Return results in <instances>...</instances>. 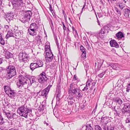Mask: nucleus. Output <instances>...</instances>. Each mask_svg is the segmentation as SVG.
<instances>
[{
    "label": "nucleus",
    "instance_id": "1",
    "mask_svg": "<svg viewBox=\"0 0 130 130\" xmlns=\"http://www.w3.org/2000/svg\"><path fill=\"white\" fill-rule=\"evenodd\" d=\"M32 110L30 108H28L25 105H22L18 108L17 112L22 117L27 118V117L28 113L32 112Z\"/></svg>",
    "mask_w": 130,
    "mask_h": 130
},
{
    "label": "nucleus",
    "instance_id": "2",
    "mask_svg": "<svg viewBox=\"0 0 130 130\" xmlns=\"http://www.w3.org/2000/svg\"><path fill=\"white\" fill-rule=\"evenodd\" d=\"M8 74L7 78L10 79L12 77L16 75V71L15 67L13 66H9L7 70Z\"/></svg>",
    "mask_w": 130,
    "mask_h": 130
},
{
    "label": "nucleus",
    "instance_id": "3",
    "mask_svg": "<svg viewBox=\"0 0 130 130\" xmlns=\"http://www.w3.org/2000/svg\"><path fill=\"white\" fill-rule=\"evenodd\" d=\"M32 15V12L30 11H27L25 12V15L21 17L20 20L23 23H25L28 22L30 19Z\"/></svg>",
    "mask_w": 130,
    "mask_h": 130
},
{
    "label": "nucleus",
    "instance_id": "4",
    "mask_svg": "<svg viewBox=\"0 0 130 130\" xmlns=\"http://www.w3.org/2000/svg\"><path fill=\"white\" fill-rule=\"evenodd\" d=\"M70 87V88L68 90V93L69 95H75L77 92H79V90L75 87L74 83L71 84Z\"/></svg>",
    "mask_w": 130,
    "mask_h": 130
},
{
    "label": "nucleus",
    "instance_id": "5",
    "mask_svg": "<svg viewBox=\"0 0 130 130\" xmlns=\"http://www.w3.org/2000/svg\"><path fill=\"white\" fill-rule=\"evenodd\" d=\"M3 112L4 115L9 120L11 121H13L14 119H16L18 117V116L14 113L6 112L4 110Z\"/></svg>",
    "mask_w": 130,
    "mask_h": 130
},
{
    "label": "nucleus",
    "instance_id": "6",
    "mask_svg": "<svg viewBox=\"0 0 130 130\" xmlns=\"http://www.w3.org/2000/svg\"><path fill=\"white\" fill-rule=\"evenodd\" d=\"M19 82L17 83V85L18 88H20L21 87H22L24 85L26 84V79L23 77L22 75H20L19 76Z\"/></svg>",
    "mask_w": 130,
    "mask_h": 130
},
{
    "label": "nucleus",
    "instance_id": "7",
    "mask_svg": "<svg viewBox=\"0 0 130 130\" xmlns=\"http://www.w3.org/2000/svg\"><path fill=\"white\" fill-rule=\"evenodd\" d=\"M46 73L44 72H42L38 77L37 79L38 82L40 83H43L44 82H46L48 79L46 75Z\"/></svg>",
    "mask_w": 130,
    "mask_h": 130
},
{
    "label": "nucleus",
    "instance_id": "8",
    "mask_svg": "<svg viewBox=\"0 0 130 130\" xmlns=\"http://www.w3.org/2000/svg\"><path fill=\"white\" fill-rule=\"evenodd\" d=\"M19 58L20 60L25 63L27 62L28 60L27 55L25 52L20 53L19 55Z\"/></svg>",
    "mask_w": 130,
    "mask_h": 130
},
{
    "label": "nucleus",
    "instance_id": "9",
    "mask_svg": "<svg viewBox=\"0 0 130 130\" xmlns=\"http://www.w3.org/2000/svg\"><path fill=\"white\" fill-rule=\"evenodd\" d=\"M11 3L13 7L17 8L18 7L23 6L24 4L22 0H11Z\"/></svg>",
    "mask_w": 130,
    "mask_h": 130
},
{
    "label": "nucleus",
    "instance_id": "10",
    "mask_svg": "<svg viewBox=\"0 0 130 130\" xmlns=\"http://www.w3.org/2000/svg\"><path fill=\"white\" fill-rule=\"evenodd\" d=\"M44 54H45V57L46 62L48 63L51 61L53 58V55L51 51L44 53Z\"/></svg>",
    "mask_w": 130,
    "mask_h": 130
},
{
    "label": "nucleus",
    "instance_id": "11",
    "mask_svg": "<svg viewBox=\"0 0 130 130\" xmlns=\"http://www.w3.org/2000/svg\"><path fill=\"white\" fill-rule=\"evenodd\" d=\"M107 29H108V27L107 26H104L101 29L100 32L97 34L95 36H97L98 37H99L101 38H103L105 36L104 34Z\"/></svg>",
    "mask_w": 130,
    "mask_h": 130
},
{
    "label": "nucleus",
    "instance_id": "12",
    "mask_svg": "<svg viewBox=\"0 0 130 130\" xmlns=\"http://www.w3.org/2000/svg\"><path fill=\"white\" fill-rule=\"evenodd\" d=\"M52 86V85H49L47 87L41 91V95L43 96H45V97H46L49 92L50 88Z\"/></svg>",
    "mask_w": 130,
    "mask_h": 130
},
{
    "label": "nucleus",
    "instance_id": "13",
    "mask_svg": "<svg viewBox=\"0 0 130 130\" xmlns=\"http://www.w3.org/2000/svg\"><path fill=\"white\" fill-rule=\"evenodd\" d=\"M14 15L13 12H9L6 14L5 17L6 18V19L8 22V20L10 21L11 20H12Z\"/></svg>",
    "mask_w": 130,
    "mask_h": 130
},
{
    "label": "nucleus",
    "instance_id": "14",
    "mask_svg": "<svg viewBox=\"0 0 130 130\" xmlns=\"http://www.w3.org/2000/svg\"><path fill=\"white\" fill-rule=\"evenodd\" d=\"M112 100L114 102L116 103V104L121 105L123 103L122 100L120 98L118 97L113 98Z\"/></svg>",
    "mask_w": 130,
    "mask_h": 130
},
{
    "label": "nucleus",
    "instance_id": "15",
    "mask_svg": "<svg viewBox=\"0 0 130 130\" xmlns=\"http://www.w3.org/2000/svg\"><path fill=\"white\" fill-rule=\"evenodd\" d=\"M5 58L9 59L13 57V55L8 51L6 50L5 51Z\"/></svg>",
    "mask_w": 130,
    "mask_h": 130
},
{
    "label": "nucleus",
    "instance_id": "16",
    "mask_svg": "<svg viewBox=\"0 0 130 130\" xmlns=\"http://www.w3.org/2000/svg\"><path fill=\"white\" fill-rule=\"evenodd\" d=\"M110 43L111 46L117 48L119 47V44L115 40H111L110 42Z\"/></svg>",
    "mask_w": 130,
    "mask_h": 130
},
{
    "label": "nucleus",
    "instance_id": "17",
    "mask_svg": "<svg viewBox=\"0 0 130 130\" xmlns=\"http://www.w3.org/2000/svg\"><path fill=\"white\" fill-rule=\"evenodd\" d=\"M109 120V119L107 117L104 118L102 119H101V123L102 124V126L106 125L108 122Z\"/></svg>",
    "mask_w": 130,
    "mask_h": 130
},
{
    "label": "nucleus",
    "instance_id": "18",
    "mask_svg": "<svg viewBox=\"0 0 130 130\" xmlns=\"http://www.w3.org/2000/svg\"><path fill=\"white\" fill-rule=\"evenodd\" d=\"M130 115V111L123 110L122 109V112L121 113V116H124L125 117H128Z\"/></svg>",
    "mask_w": 130,
    "mask_h": 130
},
{
    "label": "nucleus",
    "instance_id": "19",
    "mask_svg": "<svg viewBox=\"0 0 130 130\" xmlns=\"http://www.w3.org/2000/svg\"><path fill=\"white\" fill-rule=\"evenodd\" d=\"M102 128L103 130H113L115 128V126H107L104 125L102 126Z\"/></svg>",
    "mask_w": 130,
    "mask_h": 130
},
{
    "label": "nucleus",
    "instance_id": "20",
    "mask_svg": "<svg viewBox=\"0 0 130 130\" xmlns=\"http://www.w3.org/2000/svg\"><path fill=\"white\" fill-rule=\"evenodd\" d=\"M16 91L11 89V90L9 91V94L8 96L11 98H13L17 94L16 92H15Z\"/></svg>",
    "mask_w": 130,
    "mask_h": 130
},
{
    "label": "nucleus",
    "instance_id": "21",
    "mask_svg": "<svg viewBox=\"0 0 130 130\" xmlns=\"http://www.w3.org/2000/svg\"><path fill=\"white\" fill-rule=\"evenodd\" d=\"M122 109L130 111V103H126L124 104V106Z\"/></svg>",
    "mask_w": 130,
    "mask_h": 130
},
{
    "label": "nucleus",
    "instance_id": "22",
    "mask_svg": "<svg viewBox=\"0 0 130 130\" xmlns=\"http://www.w3.org/2000/svg\"><path fill=\"white\" fill-rule=\"evenodd\" d=\"M4 90L6 93L9 95V91L11 90V88L9 86H4Z\"/></svg>",
    "mask_w": 130,
    "mask_h": 130
},
{
    "label": "nucleus",
    "instance_id": "23",
    "mask_svg": "<svg viewBox=\"0 0 130 130\" xmlns=\"http://www.w3.org/2000/svg\"><path fill=\"white\" fill-rule=\"evenodd\" d=\"M36 64V65H43V62L41 60H37V61H35V62L33 63H31L30 65H33V64Z\"/></svg>",
    "mask_w": 130,
    "mask_h": 130
},
{
    "label": "nucleus",
    "instance_id": "24",
    "mask_svg": "<svg viewBox=\"0 0 130 130\" xmlns=\"http://www.w3.org/2000/svg\"><path fill=\"white\" fill-rule=\"evenodd\" d=\"M120 107H119V108H118L116 109H115V107L114 108V110L115 111L117 114L119 116V115H121V114H120V113L121 112H122V109L120 108Z\"/></svg>",
    "mask_w": 130,
    "mask_h": 130
},
{
    "label": "nucleus",
    "instance_id": "25",
    "mask_svg": "<svg viewBox=\"0 0 130 130\" xmlns=\"http://www.w3.org/2000/svg\"><path fill=\"white\" fill-rule=\"evenodd\" d=\"M116 36L118 39H121L124 37L123 34L121 31L117 33L116 34Z\"/></svg>",
    "mask_w": 130,
    "mask_h": 130
},
{
    "label": "nucleus",
    "instance_id": "26",
    "mask_svg": "<svg viewBox=\"0 0 130 130\" xmlns=\"http://www.w3.org/2000/svg\"><path fill=\"white\" fill-rule=\"evenodd\" d=\"M13 35L14 34L12 31H9L7 33L6 36V39H8L10 37H14Z\"/></svg>",
    "mask_w": 130,
    "mask_h": 130
},
{
    "label": "nucleus",
    "instance_id": "27",
    "mask_svg": "<svg viewBox=\"0 0 130 130\" xmlns=\"http://www.w3.org/2000/svg\"><path fill=\"white\" fill-rule=\"evenodd\" d=\"M0 43L3 45H4L5 43V41L3 37L2 33L1 32H0Z\"/></svg>",
    "mask_w": 130,
    "mask_h": 130
},
{
    "label": "nucleus",
    "instance_id": "28",
    "mask_svg": "<svg viewBox=\"0 0 130 130\" xmlns=\"http://www.w3.org/2000/svg\"><path fill=\"white\" fill-rule=\"evenodd\" d=\"M28 77L29 78V80H30V83L29 84V86H30L34 82H36L35 79L30 77L29 76H28Z\"/></svg>",
    "mask_w": 130,
    "mask_h": 130
},
{
    "label": "nucleus",
    "instance_id": "29",
    "mask_svg": "<svg viewBox=\"0 0 130 130\" xmlns=\"http://www.w3.org/2000/svg\"><path fill=\"white\" fill-rule=\"evenodd\" d=\"M43 66H30V69L33 71L35 69L40 67H42Z\"/></svg>",
    "mask_w": 130,
    "mask_h": 130
},
{
    "label": "nucleus",
    "instance_id": "30",
    "mask_svg": "<svg viewBox=\"0 0 130 130\" xmlns=\"http://www.w3.org/2000/svg\"><path fill=\"white\" fill-rule=\"evenodd\" d=\"M77 93V95L76 94V95H76V98L79 100H80V99L82 98V94H80L79 91V92H78Z\"/></svg>",
    "mask_w": 130,
    "mask_h": 130
},
{
    "label": "nucleus",
    "instance_id": "31",
    "mask_svg": "<svg viewBox=\"0 0 130 130\" xmlns=\"http://www.w3.org/2000/svg\"><path fill=\"white\" fill-rule=\"evenodd\" d=\"M45 107V106L42 104L41 105L39 106L38 110L39 112L43 111L44 110Z\"/></svg>",
    "mask_w": 130,
    "mask_h": 130
},
{
    "label": "nucleus",
    "instance_id": "32",
    "mask_svg": "<svg viewBox=\"0 0 130 130\" xmlns=\"http://www.w3.org/2000/svg\"><path fill=\"white\" fill-rule=\"evenodd\" d=\"M30 27L37 30V26L36 24L35 23H32L30 26Z\"/></svg>",
    "mask_w": 130,
    "mask_h": 130
},
{
    "label": "nucleus",
    "instance_id": "33",
    "mask_svg": "<svg viewBox=\"0 0 130 130\" xmlns=\"http://www.w3.org/2000/svg\"><path fill=\"white\" fill-rule=\"evenodd\" d=\"M51 51L49 44H47L45 46V53L47 52Z\"/></svg>",
    "mask_w": 130,
    "mask_h": 130
},
{
    "label": "nucleus",
    "instance_id": "34",
    "mask_svg": "<svg viewBox=\"0 0 130 130\" xmlns=\"http://www.w3.org/2000/svg\"><path fill=\"white\" fill-rule=\"evenodd\" d=\"M5 122L4 121V118L2 115L1 113L0 114V125L3 124Z\"/></svg>",
    "mask_w": 130,
    "mask_h": 130
},
{
    "label": "nucleus",
    "instance_id": "35",
    "mask_svg": "<svg viewBox=\"0 0 130 130\" xmlns=\"http://www.w3.org/2000/svg\"><path fill=\"white\" fill-rule=\"evenodd\" d=\"M115 11L117 14L120 15L121 14V12L120 10L116 7H115Z\"/></svg>",
    "mask_w": 130,
    "mask_h": 130
},
{
    "label": "nucleus",
    "instance_id": "36",
    "mask_svg": "<svg viewBox=\"0 0 130 130\" xmlns=\"http://www.w3.org/2000/svg\"><path fill=\"white\" fill-rule=\"evenodd\" d=\"M124 12L126 16H128L130 13V10L128 9H126L125 10Z\"/></svg>",
    "mask_w": 130,
    "mask_h": 130
},
{
    "label": "nucleus",
    "instance_id": "37",
    "mask_svg": "<svg viewBox=\"0 0 130 130\" xmlns=\"http://www.w3.org/2000/svg\"><path fill=\"white\" fill-rule=\"evenodd\" d=\"M106 72V70L101 73L100 74H98V76L100 78H102L103 75L105 74Z\"/></svg>",
    "mask_w": 130,
    "mask_h": 130
},
{
    "label": "nucleus",
    "instance_id": "38",
    "mask_svg": "<svg viewBox=\"0 0 130 130\" xmlns=\"http://www.w3.org/2000/svg\"><path fill=\"white\" fill-rule=\"evenodd\" d=\"M28 33L31 35H32L34 36L35 35H36V31H28Z\"/></svg>",
    "mask_w": 130,
    "mask_h": 130
},
{
    "label": "nucleus",
    "instance_id": "39",
    "mask_svg": "<svg viewBox=\"0 0 130 130\" xmlns=\"http://www.w3.org/2000/svg\"><path fill=\"white\" fill-rule=\"evenodd\" d=\"M89 79H88L86 83V86L84 88V89L85 90H87L88 89V88L87 87L88 86L87 85H88V86L89 85Z\"/></svg>",
    "mask_w": 130,
    "mask_h": 130
},
{
    "label": "nucleus",
    "instance_id": "40",
    "mask_svg": "<svg viewBox=\"0 0 130 130\" xmlns=\"http://www.w3.org/2000/svg\"><path fill=\"white\" fill-rule=\"evenodd\" d=\"M125 122L126 123H130V115L127 117L125 120Z\"/></svg>",
    "mask_w": 130,
    "mask_h": 130
},
{
    "label": "nucleus",
    "instance_id": "41",
    "mask_svg": "<svg viewBox=\"0 0 130 130\" xmlns=\"http://www.w3.org/2000/svg\"><path fill=\"white\" fill-rule=\"evenodd\" d=\"M61 91L60 89H58L57 90V94L56 97H60L61 95Z\"/></svg>",
    "mask_w": 130,
    "mask_h": 130
},
{
    "label": "nucleus",
    "instance_id": "42",
    "mask_svg": "<svg viewBox=\"0 0 130 130\" xmlns=\"http://www.w3.org/2000/svg\"><path fill=\"white\" fill-rule=\"evenodd\" d=\"M35 39L38 42H40L41 39L40 38V36L39 35H37L35 37Z\"/></svg>",
    "mask_w": 130,
    "mask_h": 130
},
{
    "label": "nucleus",
    "instance_id": "43",
    "mask_svg": "<svg viewBox=\"0 0 130 130\" xmlns=\"http://www.w3.org/2000/svg\"><path fill=\"white\" fill-rule=\"evenodd\" d=\"M113 69L115 70H118L119 69L118 66H110Z\"/></svg>",
    "mask_w": 130,
    "mask_h": 130
},
{
    "label": "nucleus",
    "instance_id": "44",
    "mask_svg": "<svg viewBox=\"0 0 130 130\" xmlns=\"http://www.w3.org/2000/svg\"><path fill=\"white\" fill-rule=\"evenodd\" d=\"M125 5L123 3H121L119 4V6L120 9L122 10L123 8L125 7Z\"/></svg>",
    "mask_w": 130,
    "mask_h": 130
},
{
    "label": "nucleus",
    "instance_id": "45",
    "mask_svg": "<svg viewBox=\"0 0 130 130\" xmlns=\"http://www.w3.org/2000/svg\"><path fill=\"white\" fill-rule=\"evenodd\" d=\"M95 130H102L101 127L99 125H95Z\"/></svg>",
    "mask_w": 130,
    "mask_h": 130
},
{
    "label": "nucleus",
    "instance_id": "46",
    "mask_svg": "<svg viewBox=\"0 0 130 130\" xmlns=\"http://www.w3.org/2000/svg\"><path fill=\"white\" fill-rule=\"evenodd\" d=\"M127 88L126 89V91L128 92L130 90V83L128 84L127 86Z\"/></svg>",
    "mask_w": 130,
    "mask_h": 130
},
{
    "label": "nucleus",
    "instance_id": "47",
    "mask_svg": "<svg viewBox=\"0 0 130 130\" xmlns=\"http://www.w3.org/2000/svg\"><path fill=\"white\" fill-rule=\"evenodd\" d=\"M27 76H26L25 77L27 78V79H26V82H27V83H26V84H28V85L29 86V84L30 83V80H29V78L28 77V76H27Z\"/></svg>",
    "mask_w": 130,
    "mask_h": 130
},
{
    "label": "nucleus",
    "instance_id": "48",
    "mask_svg": "<svg viewBox=\"0 0 130 130\" xmlns=\"http://www.w3.org/2000/svg\"><path fill=\"white\" fill-rule=\"evenodd\" d=\"M97 62H98V65H102L103 61L102 60H101L99 62V60H97Z\"/></svg>",
    "mask_w": 130,
    "mask_h": 130
},
{
    "label": "nucleus",
    "instance_id": "49",
    "mask_svg": "<svg viewBox=\"0 0 130 130\" xmlns=\"http://www.w3.org/2000/svg\"><path fill=\"white\" fill-rule=\"evenodd\" d=\"M79 107L82 109H84L85 107V106L84 105V104H80L79 105Z\"/></svg>",
    "mask_w": 130,
    "mask_h": 130
},
{
    "label": "nucleus",
    "instance_id": "50",
    "mask_svg": "<svg viewBox=\"0 0 130 130\" xmlns=\"http://www.w3.org/2000/svg\"><path fill=\"white\" fill-rule=\"evenodd\" d=\"M84 67L85 68V69L86 71V75H87V71L89 69V66H85Z\"/></svg>",
    "mask_w": 130,
    "mask_h": 130
},
{
    "label": "nucleus",
    "instance_id": "51",
    "mask_svg": "<svg viewBox=\"0 0 130 130\" xmlns=\"http://www.w3.org/2000/svg\"><path fill=\"white\" fill-rule=\"evenodd\" d=\"M36 30L33 29L29 27V28L28 29V31H36Z\"/></svg>",
    "mask_w": 130,
    "mask_h": 130
},
{
    "label": "nucleus",
    "instance_id": "52",
    "mask_svg": "<svg viewBox=\"0 0 130 130\" xmlns=\"http://www.w3.org/2000/svg\"><path fill=\"white\" fill-rule=\"evenodd\" d=\"M53 113L54 116L57 118L58 117V111L57 112L56 111L55 112H54V110L53 111Z\"/></svg>",
    "mask_w": 130,
    "mask_h": 130
},
{
    "label": "nucleus",
    "instance_id": "53",
    "mask_svg": "<svg viewBox=\"0 0 130 130\" xmlns=\"http://www.w3.org/2000/svg\"><path fill=\"white\" fill-rule=\"evenodd\" d=\"M68 104L69 105H72L74 103L71 100L68 101Z\"/></svg>",
    "mask_w": 130,
    "mask_h": 130
},
{
    "label": "nucleus",
    "instance_id": "54",
    "mask_svg": "<svg viewBox=\"0 0 130 130\" xmlns=\"http://www.w3.org/2000/svg\"><path fill=\"white\" fill-rule=\"evenodd\" d=\"M61 23L62 24V25H63V30H64V31L65 30H66V27L64 24V22H62Z\"/></svg>",
    "mask_w": 130,
    "mask_h": 130
},
{
    "label": "nucleus",
    "instance_id": "55",
    "mask_svg": "<svg viewBox=\"0 0 130 130\" xmlns=\"http://www.w3.org/2000/svg\"><path fill=\"white\" fill-rule=\"evenodd\" d=\"M49 122L47 120L46 121H44L43 122V123L44 124H46V125L47 126H48L49 125L48 123Z\"/></svg>",
    "mask_w": 130,
    "mask_h": 130
},
{
    "label": "nucleus",
    "instance_id": "56",
    "mask_svg": "<svg viewBox=\"0 0 130 130\" xmlns=\"http://www.w3.org/2000/svg\"><path fill=\"white\" fill-rule=\"evenodd\" d=\"M69 95L68 97V99L70 100H72L74 98V97L73 95H71V96L70 95Z\"/></svg>",
    "mask_w": 130,
    "mask_h": 130
},
{
    "label": "nucleus",
    "instance_id": "57",
    "mask_svg": "<svg viewBox=\"0 0 130 130\" xmlns=\"http://www.w3.org/2000/svg\"><path fill=\"white\" fill-rule=\"evenodd\" d=\"M75 34V37L76 38H77V37H78V34L77 33V31L76 30H75V32H74Z\"/></svg>",
    "mask_w": 130,
    "mask_h": 130
},
{
    "label": "nucleus",
    "instance_id": "58",
    "mask_svg": "<svg viewBox=\"0 0 130 130\" xmlns=\"http://www.w3.org/2000/svg\"><path fill=\"white\" fill-rule=\"evenodd\" d=\"M90 82H91L90 83V84L91 83V85H92V86H94L96 84V82H94L93 80H92Z\"/></svg>",
    "mask_w": 130,
    "mask_h": 130
},
{
    "label": "nucleus",
    "instance_id": "59",
    "mask_svg": "<svg viewBox=\"0 0 130 130\" xmlns=\"http://www.w3.org/2000/svg\"><path fill=\"white\" fill-rule=\"evenodd\" d=\"M77 76L76 75H74L73 77V80H77Z\"/></svg>",
    "mask_w": 130,
    "mask_h": 130
},
{
    "label": "nucleus",
    "instance_id": "60",
    "mask_svg": "<svg viewBox=\"0 0 130 130\" xmlns=\"http://www.w3.org/2000/svg\"><path fill=\"white\" fill-rule=\"evenodd\" d=\"M101 66H97L96 70L97 71H99L100 70Z\"/></svg>",
    "mask_w": 130,
    "mask_h": 130
},
{
    "label": "nucleus",
    "instance_id": "61",
    "mask_svg": "<svg viewBox=\"0 0 130 130\" xmlns=\"http://www.w3.org/2000/svg\"><path fill=\"white\" fill-rule=\"evenodd\" d=\"M53 78H54V77L53 76H52L50 77V79L51 80V81H50V82H51V81H52V85H53V83L54 82V80H52L53 79Z\"/></svg>",
    "mask_w": 130,
    "mask_h": 130
},
{
    "label": "nucleus",
    "instance_id": "62",
    "mask_svg": "<svg viewBox=\"0 0 130 130\" xmlns=\"http://www.w3.org/2000/svg\"><path fill=\"white\" fill-rule=\"evenodd\" d=\"M82 55L83 57H86V53H82Z\"/></svg>",
    "mask_w": 130,
    "mask_h": 130
},
{
    "label": "nucleus",
    "instance_id": "63",
    "mask_svg": "<svg viewBox=\"0 0 130 130\" xmlns=\"http://www.w3.org/2000/svg\"><path fill=\"white\" fill-rule=\"evenodd\" d=\"M97 14H98V17L99 18H100V17H102V14L101 13H98Z\"/></svg>",
    "mask_w": 130,
    "mask_h": 130
},
{
    "label": "nucleus",
    "instance_id": "64",
    "mask_svg": "<svg viewBox=\"0 0 130 130\" xmlns=\"http://www.w3.org/2000/svg\"><path fill=\"white\" fill-rule=\"evenodd\" d=\"M50 10L52 12V11H53V10L52 7L51 6V5H50Z\"/></svg>",
    "mask_w": 130,
    "mask_h": 130
}]
</instances>
